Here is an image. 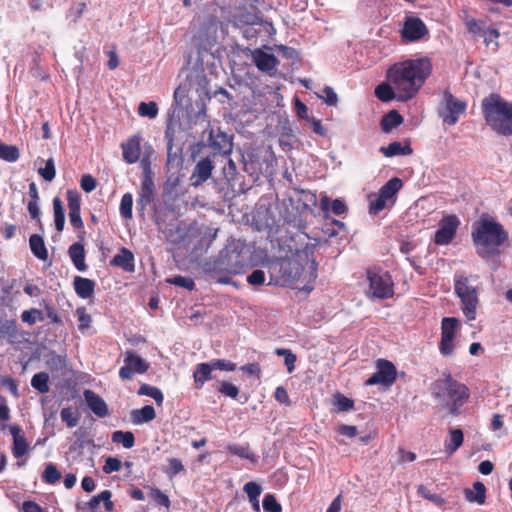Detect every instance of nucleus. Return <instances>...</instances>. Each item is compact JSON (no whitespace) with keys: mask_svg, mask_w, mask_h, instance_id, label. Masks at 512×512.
<instances>
[{"mask_svg":"<svg viewBox=\"0 0 512 512\" xmlns=\"http://www.w3.org/2000/svg\"><path fill=\"white\" fill-rule=\"evenodd\" d=\"M466 103L454 97L449 91H444L443 99L438 109V115L444 124L455 125L460 116L465 113Z\"/></svg>","mask_w":512,"mask_h":512,"instance_id":"6e6552de","label":"nucleus"},{"mask_svg":"<svg viewBox=\"0 0 512 512\" xmlns=\"http://www.w3.org/2000/svg\"><path fill=\"white\" fill-rule=\"evenodd\" d=\"M138 113L142 117L153 119L158 114V107L155 102H141L138 106Z\"/></svg>","mask_w":512,"mask_h":512,"instance_id":"c03bdc74","label":"nucleus"},{"mask_svg":"<svg viewBox=\"0 0 512 512\" xmlns=\"http://www.w3.org/2000/svg\"><path fill=\"white\" fill-rule=\"evenodd\" d=\"M73 285L76 294L82 299H87L94 293L95 282L91 279L76 276Z\"/></svg>","mask_w":512,"mask_h":512,"instance_id":"4be33fe9","label":"nucleus"},{"mask_svg":"<svg viewBox=\"0 0 512 512\" xmlns=\"http://www.w3.org/2000/svg\"><path fill=\"white\" fill-rule=\"evenodd\" d=\"M133 197L130 193L122 196L120 203V214L124 219L132 218Z\"/></svg>","mask_w":512,"mask_h":512,"instance_id":"79ce46f5","label":"nucleus"},{"mask_svg":"<svg viewBox=\"0 0 512 512\" xmlns=\"http://www.w3.org/2000/svg\"><path fill=\"white\" fill-rule=\"evenodd\" d=\"M278 267L282 278L288 284L303 283L298 288L302 291L313 290L311 285L317 278V265L313 252L309 248L296 250L290 257L280 259L271 268Z\"/></svg>","mask_w":512,"mask_h":512,"instance_id":"f03ea898","label":"nucleus"},{"mask_svg":"<svg viewBox=\"0 0 512 512\" xmlns=\"http://www.w3.org/2000/svg\"><path fill=\"white\" fill-rule=\"evenodd\" d=\"M111 265L120 267L127 272H133L135 269L134 255L129 249L122 248L111 260Z\"/></svg>","mask_w":512,"mask_h":512,"instance_id":"412c9836","label":"nucleus"},{"mask_svg":"<svg viewBox=\"0 0 512 512\" xmlns=\"http://www.w3.org/2000/svg\"><path fill=\"white\" fill-rule=\"evenodd\" d=\"M149 368V363L131 351L126 353L124 366L119 370V376L123 380H130L135 373H145Z\"/></svg>","mask_w":512,"mask_h":512,"instance_id":"9b49d317","label":"nucleus"},{"mask_svg":"<svg viewBox=\"0 0 512 512\" xmlns=\"http://www.w3.org/2000/svg\"><path fill=\"white\" fill-rule=\"evenodd\" d=\"M218 391L232 399H235L239 393L238 388L229 382H222Z\"/></svg>","mask_w":512,"mask_h":512,"instance_id":"0e129e2a","label":"nucleus"},{"mask_svg":"<svg viewBox=\"0 0 512 512\" xmlns=\"http://www.w3.org/2000/svg\"><path fill=\"white\" fill-rule=\"evenodd\" d=\"M459 221L455 215H448L444 217L440 223L439 228L435 233L434 241L438 245L449 244L456 234Z\"/></svg>","mask_w":512,"mask_h":512,"instance_id":"ddd939ff","label":"nucleus"},{"mask_svg":"<svg viewBox=\"0 0 512 512\" xmlns=\"http://www.w3.org/2000/svg\"><path fill=\"white\" fill-rule=\"evenodd\" d=\"M334 399V404L336 405L338 411H348L352 409L354 406L353 400L347 398L342 394L335 395Z\"/></svg>","mask_w":512,"mask_h":512,"instance_id":"603ef678","label":"nucleus"},{"mask_svg":"<svg viewBox=\"0 0 512 512\" xmlns=\"http://www.w3.org/2000/svg\"><path fill=\"white\" fill-rule=\"evenodd\" d=\"M213 370L233 371L236 365L229 360L216 359L209 362Z\"/></svg>","mask_w":512,"mask_h":512,"instance_id":"4d7b16f0","label":"nucleus"},{"mask_svg":"<svg viewBox=\"0 0 512 512\" xmlns=\"http://www.w3.org/2000/svg\"><path fill=\"white\" fill-rule=\"evenodd\" d=\"M38 173L45 181L51 182L56 176L54 160L52 158L48 159L45 166L38 169Z\"/></svg>","mask_w":512,"mask_h":512,"instance_id":"49530a36","label":"nucleus"},{"mask_svg":"<svg viewBox=\"0 0 512 512\" xmlns=\"http://www.w3.org/2000/svg\"><path fill=\"white\" fill-rule=\"evenodd\" d=\"M243 490L247 494L248 498L259 497L262 493V487L256 482H247L244 485Z\"/></svg>","mask_w":512,"mask_h":512,"instance_id":"e2e57ef3","label":"nucleus"},{"mask_svg":"<svg viewBox=\"0 0 512 512\" xmlns=\"http://www.w3.org/2000/svg\"><path fill=\"white\" fill-rule=\"evenodd\" d=\"M138 394L146 395L153 398L158 405H160L163 402L162 392L158 388L150 386L148 384L141 385L138 390Z\"/></svg>","mask_w":512,"mask_h":512,"instance_id":"a19ab883","label":"nucleus"},{"mask_svg":"<svg viewBox=\"0 0 512 512\" xmlns=\"http://www.w3.org/2000/svg\"><path fill=\"white\" fill-rule=\"evenodd\" d=\"M402 186V180L398 177H393L380 188L378 194L390 205H392L395 202L396 194L402 188Z\"/></svg>","mask_w":512,"mask_h":512,"instance_id":"aec40b11","label":"nucleus"},{"mask_svg":"<svg viewBox=\"0 0 512 512\" xmlns=\"http://www.w3.org/2000/svg\"><path fill=\"white\" fill-rule=\"evenodd\" d=\"M466 29L470 34H473V35H477V34L485 35L486 34V31L482 27L481 23L479 21H477L476 19L467 20Z\"/></svg>","mask_w":512,"mask_h":512,"instance_id":"338daca9","label":"nucleus"},{"mask_svg":"<svg viewBox=\"0 0 512 512\" xmlns=\"http://www.w3.org/2000/svg\"><path fill=\"white\" fill-rule=\"evenodd\" d=\"M19 157L20 152L15 145H8L0 141V159L6 162H16Z\"/></svg>","mask_w":512,"mask_h":512,"instance_id":"c9c22d12","label":"nucleus"},{"mask_svg":"<svg viewBox=\"0 0 512 512\" xmlns=\"http://www.w3.org/2000/svg\"><path fill=\"white\" fill-rule=\"evenodd\" d=\"M428 34V28L418 17L408 16L405 19L401 35L407 41H417Z\"/></svg>","mask_w":512,"mask_h":512,"instance_id":"2eb2a0df","label":"nucleus"},{"mask_svg":"<svg viewBox=\"0 0 512 512\" xmlns=\"http://www.w3.org/2000/svg\"><path fill=\"white\" fill-rule=\"evenodd\" d=\"M67 201L69 212L80 211V195L77 191L69 190L67 192Z\"/></svg>","mask_w":512,"mask_h":512,"instance_id":"5fc2aeb1","label":"nucleus"},{"mask_svg":"<svg viewBox=\"0 0 512 512\" xmlns=\"http://www.w3.org/2000/svg\"><path fill=\"white\" fill-rule=\"evenodd\" d=\"M228 451L240 458L248 459L251 462H256L257 458L253 452L250 451L248 445H229Z\"/></svg>","mask_w":512,"mask_h":512,"instance_id":"58836bf2","label":"nucleus"},{"mask_svg":"<svg viewBox=\"0 0 512 512\" xmlns=\"http://www.w3.org/2000/svg\"><path fill=\"white\" fill-rule=\"evenodd\" d=\"M151 498L160 506L169 507L170 500L168 496L163 494L158 488H154L150 493Z\"/></svg>","mask_w":512,"mask_h":512,"instance_id":"680f3d73","label":"nucleus"},{"mask_svg":"<svg viewBox=\"0 0 512 512\" xmlns=\"http://www.w3.org/2000/svg\"><path fill=\"white\" fill-rule=\"evenodd\" d=\"M263 509L266 512H281L282 507L272 494H267L263 499Z\"/></svg>","mask_w":512,"mask_h":512,"instance_id":"3c124183","label":"nucleus"},{"mask_svg":"<svg viewBox=\"0 0 512 512\" xmlns=\"http://www.w3.org/2000/svg\"><path fill=\"white\" fill-rule=\"evenodd\" d=\"M156 413L155 409L151 405H146L141 409H134L130 413V418L133 424L141 425L144 423H148L155 419Z\"/></svg>","mask_w":512,"mask_h":512,"instance_id":"b1692460","label":"nucleus"},{"mask_svg":"<svg viewBox=\"0 0 512 512\" xmlns=\"http://www.w3.org/2000/svg\"><path fill=\"white\" fill-rule=\"evenodd\" d=\"M122 463L121 461L116 457H108L105 460V464L103 466V471L106 474H110L113 472H117L121 469Z\"/></svg>","mask_w":512,"mask_h":512,"instance_id":"bf43d9fd","label":"nucleus"},{"mask_svg":"<svg viewBox=\"0 0 512 512\" xmlns=\"http://www.w3.org/2000/svg\"><path fill=\"white\" fill-rule=\"evenodd\" d=\"M396 380V368L387 360L379 359L377 361V371L366 381L367 385L382 384L392 385Z\"/></svg>","mask_w":512,"mask_h":512,"instance_id":"f8f14e48","label":"nucleus"},{"mask_svg":"<svg viewBox=\"0 0 512 512\" xmlns=\"http://www.w3.org/2000/svg\"><path fill=\"white\" fill-rule=\"evenodd\" d=\"M83 396L89 409L98 417L103 418L109 414L106 402L92 390H84Z\"/></svg>","mask_w":512,"mask_h":512,"instance_id":"a211bd4d","label":"nucleus"},{"mask_svg":"<svg viewBox=\"0 0 512 512\" xmlns=\"http://www.w3.org/2000/svg\"><path fill=\"white\" fill-rule=\"evenodd\" d=\"M215 154L212 156H207L202 158L200 161L196 163L192 174L190 176V185L192 187H199L204 182H206L212 175V171L214 169L213 158Z\"/></svg>","mask_w":512,"mask_h":512,"instance_id":"4468645a","label":"nucleus"},{"mask_svg":"<svg viewBox=\"0 0 512 512\" xmlns=\"http://www.w3.org/2000/svg\"><path fill=\"white\" fill-rule=\"evenodd\" d=\"M369 290L367 294L371 297L386 299L393 296V282L388 272L382 269H370L367 271Z\"/></svg>","mask_w":512,"mask_h":512,"instance_id":"0eeeda50","label":"nucleus"},{"mask_svg":"<svg viewBox=\"0 0 512 512\" xmlns=\"http://www.w3.org/2000/svg\"><path fill=\"white\" fill-rule=\"evenodd\" d=\"M380 152L386 157H393L397 155H410L412 148L409 145H402L400 142H392L388 146H382Z\"/></svg>","mask_w":512,"mask_h":512,"instance_id":"c756f323","label":"nucleus"},{"mask_svg":"<svg viewBox=\"0 0 512 512\" xmlns=\"http://www.w3.org/2000/svg\"><path fill=\"white\" fill-rule=\"evenodd\" d=\"M61 420L66 423L67 427L74 428L79 423V416L72 408L66 407L61 410Z\"/></svg>","mask_w":512,"mask_h":512,"instance_id":"a18cd8bd","label":"nucleus"},{"mask_svg":"<svg viewBox=\"0 0 512 512\" xmlns=\"http://www.w3.org/2000/svg\"><path fill=\"white\" fill-rule=\"evenodd\" d=\"M54 222L57 231L61 232L65 225V211L60 198L53 199Z\"/></svg>","mask_w":512,"mask_h":512,"instance_id":"72a5a7b5","label":"nucleus"},{"mask_svg":"<svg viewBox=\"0 0 512 512\" xmlns=\"http://www.w3.org/2000/svg\"><path fill=\"white\" fill-rule=\"evenodd\" d=\"M212 371L213 369L209 362L200 363L196 366L193 377L197 389H201L206 381L212 379Z\"/></svg>","mask_w":512,"mask_h":512,"instance_id":"bb28decb","label":"nucleus"},{"mask_svg":"<svg viewBox=\"0 0 512 512\" xmlns=\"http://www.w3.org/2000/svg\"><path fill=\"white\" fill-rule=\"evenodd\" d=\"M27 209L30 213L31 218L36 220L41 225V220H40L41 211H40L37 201H30L28 203Z\"/></svg>","mask_w":512,"mask_h":512,"instance_id":"774afa93","label":"nucleus"},{"mask_svg":"<svg viewBox=\"0 0 512 512\" xmlns=\"http://www.w3.org/2000/svg\"><path fill=\"white\" fill-rule=\"evenodd\" d=\"M478 255L486 258L498 253V248L508 239L503 226L493 219H481L472 231Z\"/></svg>","mask_w":512,"mask_h":512,"instance_id":"7ed1b4c3","label":"nucleus"},{"mask_svg":"<svg viewBox=\"0 0 512 512\" xmlns=\"http://www.w3.org/2000/svg\"><path fill=\"white\" fill-rule=\"evenodd\" d=\"M275 353L278 356H283L285 365L289 373H292L295 369L296 355L293 354L289 349L278 348Z\"/></svg>","mask_w":512,"mask_h":512,"instance_id":"de8ad7c7","label":"nucleus"},{"mask_svg":"<svg viewBox=\"0 0 512 512\" xmlns=\"http://www.w3.org/2000/svg\"><path fill=\"white\" fill-rule=\"evenodd\" d=\"M76 314L79 321V330L83 331L87 328H89L91 324V316L86 313L85 308L81 307L76 310Z\"/></svg>","mask_w":512,"mask_h":512,"instance_id":"13d9d810","label":"nucleus"},{"mask_svg":"<svg viewBox=\"0 0 512 512\" xmlns=\"http://www.w3.org/2000/svg\"><path fill=\"white\" fill-rule=\"evenodd\" d=\"M21 319L23 322L33 325L38 320H43L42 312L37 309L26 310L22 312Z\"/></svg>","mask_w":512,"mask_h":512,"instance_id":"864d4df0","label":"nucleus"},{"mask_svg":"<svg viewBox=\"0 0 512 512\" xmlns=\"http://www.w3.org/2000/svg\"><path fill=\"white\" fill-rule=\"evenodd\" d=\"M390 204L385 201L379 194H372L369 196V212L371 214H378Z\"/></svg>","mask_w":512,"mask_h":512,"instance_id":"ea45409f","label":"nucleus"},{"mask_svg":"<svg viewBox=\"0 0 512 512\" xmlns=\"http://www.w3.org/2000/svg\"><path fill=\"white\" fill-rule=\"evenodd\" d=\"M167 283L173 284L179 287L186 288L188 290H193L195 283L192 278L184 277V276H175L173 278H168L166 280Z\"/></svg>","mask_w":512,"mask_h":512,"instance_id":"09e8293b","label":"nucleus"},{"mask_svg":"<svg viewBox=\"0 0 512 512\" xmlns=\"http://www.w3.org/2000/svg\"><path fill=\"white\" fill-rule=\"evenodd\" d=\"M247 282L251 285H262L265 282V273L264 271L257 269L254 270L250 275L247 277Z\"/></svg>","mask_w":512,"mask_h":512,"instance_id":"69168bd1","label":"nucleus"},{"mask_svg":"<svg viewBox=\"0 0 512 512\" xmlns=\"http://www.w3.org/2000/svg\"><path fill=\"white\" fill-rule=\"evenodd\" d=\"M49 375L45 372L35 374L31 379V385L40 393H47L49 391Z\"/></svg>","mask_w":512,"mask_h":512,"instance_id":"4c0bfd02","label":"nucleus"},{"mask_svg":"<svg viewBox=\"0 0 512 512\" xmlns=\"http://www.w3.org/2000/svg\"><path fill=\"white\" fill-rule=\"evenodd\" d=\"M319 98L323 99L325 103L329 106H336L338 103V96L333 90V88L326 86L323 89V94L318 95Z\"/></svg>","mask_w":512,"mask_h":512,"instance_id":"6e6d98bb","label":"nucleus"},{"mask_svg":"<svg viewBox=\"0 0 512 512\" xmlns=\"http://www.w3.org/2000/svg\"><path fill=\"white\" fill-rule=\"evenodd\" d=\"M61 478V473L52 463L48 464L42 474V479L48 484H54Z\"/></svg>","mask_w":512,"mask_h":512,"instance_id":"37998d69","label":"nucleus"},{"mask_svg":"<svg viewBox=\"0 0 512 512\" xmlns=\"http://www.w3.org/2000/svg\"><path fill=\"white\" fill-rule=\"evenodd\" d=\"M112 493L109 490H104L100 494L94 496L88 503L89 508L91 510H96L100 503L103 502L105 506V510L107 512H111L114 508V504L111 501Z\"/></svg>","mask_w":512,"mask_h":512,"instance_id":"7c9ffc66","label":"nucleus"},{"mask_svg":"<svg viewBox=\"0 0 512 512\" xmlns=\"http://www.w3.org/2000/svg\"><path fill=\"white\" fill-rule=\"evenodd\" d=\"M215 269L228 274H240L244 264L240 260V254L235 251L222 252L214 263Z\"/></svg>","mask_w":512,"mask_h":512,"instance_id":"9d476101","label":"nucleus"},{"mask_svg":"<svg viewBox=\"0 0 512 512\" xmlns=\"http://www.w3.org/2000/svg\"><path fill=\"white\" fill-rule=\"evenodd\" d=\"M464 435L461 429H450L449 435L445 440L444 448L448 455L454 454L458 448L463 444Z\"/></svg>","mask_w":512,"mask_h":512,"instance_id":"393cba45","label":"nucleus"},{"mask_svg":"<svg viewBox=\"0 0 512 512\" xmlns=\"http://www.w3.org/2000/svg\"><path fill=\"white\" fill-rule=\"evenodd\" d=\"M112 441L117 444H122L123 447L129 449L134 446L135 437L130 431H115L112 434Z\"/></svg>","mask_w":512,"mask_h":512,"instance_id":"e433bc0d","label":"nucleus"},{"mask_svg":"<svg viewBox=\"0 0 512 512\" xmlns=\"http://www.w3.org/2000/svg\"><path fill=\"white\" fill-rule=\"evenodd\" d=\"M80 186L85 192L90 193L93 190H95L97 186V181L90 174H85L81 178Z\"/></svg>","mask_w":512,"mask_h":512,"instance_id":"052dcab7","label":"nucleus"},{"mask_svg":"<svg viewBox=\"0 0 512 512\" xmlns=\"http://www.w3.org/2000/svg\"><path fill=\"white\" fill-rule=\"evenodd\" d=\"M209 146L220 154L227 156L232 152L231 139L221 130L211 129L208 137Z\"/></svg>","mask_w":512,"mask_h":512,"instance_id":"f3484780","label":"nucleus"},{"mask_svg":"<svg viewBox=\"0 0 512 512\" xmlns=\"http://www.w3.org/2000/svg\"><path fill=\"white\" fill-rule=\"evenodd\" d=\"M433 393L440 401H446L445 406L451 415H458L460 407L470 396L467 386L454 380L450 374H444L436 381Z\"/></svg>","mask_w":512,"mask_h":512,"instance_id":"39448f33","label":"nucleus"},{"mask_svg":"<svg viewBox=\"0 0 512 512\" xmlns=\"http://www.w3.org/2000/svg\"><path fill=\"white\" fill-rule=\"evenodd\" d=\"M123 158L127 163H135L141 153L140 142L137 138H130L122 144Z\"/></svg>","mask_w":512,"mask_h":512,"instance_id":"5701e85b","label":"nucleus"},{"mask_svg":"<svg viewBox=\"0 0 512 512\" xmlns=\"http://www.w3.org/2000/svg\"><path fill=\"white\" fill-rule=\"evenodd\" d=\"M460 322L455 317H445L441 326V345L440 351L443 355H451L454 350L453 340Z\"/></svg>","mask_w":512,"mask_h":512,"instance_id":"1a4fd4ad","label":"nucleus"},{"mask_svg":"<svg viewBox=\"0 0 512 512\" xmlns=\"http://www.w3.org/2000/svg\"><path fill=\"white\" fill-rule=\"evenodd\" d=\"M465 498L468 502H476L479 505L485 503L486 499V488L482 482H475L473 484V489H466L464 491Z\"/></svg>","mask_w":512,"mask_h":512,"instance_id":"cd10ccee","label":"nucleus"},{"mask_svg":"<svg viewBox=\"0 0 512 512\" xmlns=\"http://www.w3.org/2000/svg\"><path fill=\"white\" fill-rule=\"evenodd\" d=\"M9 430L13 437V456L15 458H21L29 452V444L25 436L22 434L21 428L19 426H10Z\"/></svg>","mask_w":512,"mask_h":512,"instance_id":"6ab92c4d","label":"nucleus"},{"mask_svg":"<svg viewBox=\"0 0 512 512\" xmlns=\"http://www.w3.org/2000/svg\"><path fill=\"white\" fill-rule=\"evenodd\" d=\"M432 64L429 58L408 59L393 64L387 70V82L394 87L397 100L413 98L430 76Z\"/></svg>","mask_w":512,"mask_h":512,"instance_id":"f257e3e1","label":"nucleus"},{"mask_svg":"<svg viewBox=\"0 0 512 512\" xmlns=\"http://www.w3.org/2000/svg\"><path fill=\"white\" fill-rule=\"evenodd\" d=\"M69 256L78 271H85L87 265L85 263V249L81 243H73L68 250Z\"/></svg>","mask_w":512,"mask_h":512,"instance_id":"a878e982","label":"nucleus"},{"mask_svg":"<svg viewBox=\"0 0 512 512\" xmlns=\"http://www.w3.org/2000/svg\"><path fill=\"white\" fill-rule=\"evenodd\" d=\"M482 111L488 126L500 135H512V102L505 101L498 94H491L482 100Z\"/></svg>","mask_w":512,"mask_h":512,"instance_id":"20e7f679","label":"nucleus"},{"mask_svg":"<svg viewBox=\"0 0 512 512\" xmlns=\"http://www.w3.org/2000/svg\"><path fill=\"white\" fill-rule=\"evenodd\" d=\"M403 122L402 116L396 111L392 110L387 113L381 120V128L384 132H390Z\"/></svg>","mask_w":512,"mask_h":512,"instance_id":"2f4dec72","label":"nucleus"},{"mask_svg":"<svg viewBox=\"0 0 512 512\" xmlns=\"http://www.w3.org/2000/svg\"><path fill=\"white\" fill-rule=\"evenodd\" d=\"M29 245L32 253L40 260H46L48 258V251L46 249L43 237L38 234L30 236Z\"/></svg>","mask_w":512,"mask_h":512,"instance_id":"c85d7f7f","label":"nucleus"},{"mask_svg":"<svg viewBox=\"0 0 512 512\" xmlns=\"http://www.w3.org/2000/svg\"><path fill=\"white\" fill-rule=\"evenodd\" d=\"M418 494L420 496H422L423 498L433 502L434 504L438 505V506H442L444 504V499L437 495V494H434V493H431L425 486L423 485H420L418 487Z\"/></svg>","mask_w":512,"mask_h":512,"instance_id":"8fccbe9b","label":"nucleus"},{"mask_svg":"<svg viewBox=\"0 0 512 512\" xmlns=\"http://www.w3.org/2000/svg\"><path fill=\"white\" fill-rule=\"evenodd\" d=\"M251 59L255 66L262 72L273 75L279 64L278 59L271 53H267L261 49L249 50Z\"/></svg>","mask_w":512,"mask_h":512,"instance_id":"dca6fc26","label":"nucleus"},{"mask_svg":"<svg viewBox=\"0 0 512 512\" xmlns=\"http://www.w3.org/2000/svg\"><path fill=\"white\" fill-rule=\"evenodd\" d=\"M154 191L153 180L149 176H145L141 184V192L139 197V203L144 207L150 202Z\"/></svg>","mask_w":512,"mask_h":512,"instance_id":"473e14b6","label":"nucleus"},{"mask_svg":"<svg viewBox=\"0 0 512 512\" xmlns=\"http://www.w3.org/2000/svg\"><path fill=\"white\" fill-rule=\"evenodd\" d=\"M454 290L461 301V308L467 321L476 319V311L479 304L478 277L457 275L454 280Z\"/></svg>","mask_w":512,"mask_h":512,"instance_id":"423d86ee","label":"nucleus"},{"mask_svg":"<svg viewBox=\"0 0 512 512\" xmlns=\"http://www.w3.org/2000/svg\"><path fill=\"white\" fill-rule=\"evenodd\" d=\"M375 95L378 99L384 102L391 101L395 98L397 99V93L390 82L378 85L375 88Z\"/></svg>","mask_w":512,"mask_h":512,"instance_id":"f704fd0d","label":"nucleus"}]
</instances>
